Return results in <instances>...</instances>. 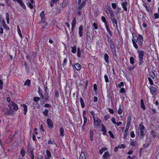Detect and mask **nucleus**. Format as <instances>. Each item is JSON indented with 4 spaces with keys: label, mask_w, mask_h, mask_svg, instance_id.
Here are the masks:
<instances>
[{
    "label": "nucleus",
    "mask_w": 159,
    "mask_h": 159,
    "mask_svg": "<svg viewBox=\"0 0 159 159\" xmlns=\"http://www.w3.org/2000/svg\"><path fill=\"white\" fill-rule=\"evenodd\" d=\"M133 39H132L133 44L134 47L136 49L138 48V44L139 46L142 47L143 43V39L142 36L140 34H138L137 36L135 34L132 33Z\"/></svg>",
    "instance_id": "obj_1"
},
{
    "label": "nucleus",
    "mask_w": 159,
    "mask_h": 159,
    "mask_svg": "<svg viewBox=\"0 0 159 159\" xmlns=\"http://www.w3.org/2000/svg\"><path fill=\"white\" fill-rule=\"evenodd\" d=\"M138 53L139 58V65H141L143 62V58L144 56V52L142 50H137Z\"/></svg>",
    "instance_id": "obj_2"
},
{
    "label": "nucleus",
    "mask_w": 159,
    "mask_h": 159,
    "mask_svg": "<svg viewBox=\"0 0 159 159\" xmlns=\"http://www.w3.org/2000/svg\"><path fill=\"white\" fill-rule=\"evenodd\" d=\"M139 128V136L140 139H143L145 135V127L143 125L140 124Z\"/></svg>",
    "instance_id": "obj_3"
},
{
    "label": "nucleus",
    "mask_w": 159,
    "mask_h": 159,
    "mask_svg": "<svg viewBox=\"0 0 159 159\" xmlns=\"http://www.w3.org/2000/svg\"><path fill=\"white\" fill-rule=\"evenodd\" d=\"M111 50L113 54L115 56H116V49L115 44L116 42L114 41H112L109 43Z\"/></svg>",
    "instance_id": "obj_4"
},
{
    "label": "nucleus",
    "mask_w": 159,
    "mask_h": 159,
    "mask_svg": "<svg viewBox=\"0 0 159 159\" xmlns=\"http://www.w3.org/2000/svg\"><path fill=\"white\" fill-rule=\"evenodd\" d=\"M2 111L4 112V114L6 115H12L13 111L11 109H9L7 107H4L2 110Z\"/></svg>",
    "instance_id": "obj_5"
},
{
    "label": "nucleus",
    "mask_w": 159,
    "mask_h": 159,
    "mask_svg": "<svg viewBox=\"0 0 159 159\" xmlns=\"http://www.w3.org/2000/svg\"><path fill=\"white\" fill-rule=\"evenodd\" d=\"M93 126L94 128H97L101 125V120L98 117L93 119Z\"/></svg>",
    "instance_id": "obj_6"
},
{
    "label": "nucleus",
    "mask_w": 159,
    "mask_h": 159,
    "mask_svg": "<svg viewBox=\"0 0 159 159\" xmlns=\"http://www.w3.org/2000/svg\"><path fill=\"white\" fill-rule=\"evenodd\" d=\"M104 10L108 16V14H110V17H112L115 15L113 11L110 9V7L109 6L105 8Z\"/></svg>",
    "instance_id": "obj_7"
},
{
    "label": "nucleus",
    "mask_w": 159,
    "mask_h": 159,
    "mask_svg": "<svg viewBox=\"0 0 159 159\" xmlns=\"http://www.w3.org/2000/svg\"><path fill=\"white\" fill-rule=\"evenodd\" d=\"M45 11H42L40 14V16L41 19V20L39 22V24H42L43 23H45L46 22V18L45 15Z\"/></svg>",
    "instance_id": "obj_8"
},
{
    "label": "nucleus",
    "mask_w": 159,
    "mask_h": 159,
    "mask_svg": "<svg viewBox=\"0 0 159 159\" xmlns=\"http://www.w3.org/2000/svg\"><path fill=\"white\" fill-rule=\"evenodd\" d=\"M109 18L112 21L113 26H115L116 28L118 27L117 21L116 19L115 18V15L112 17H110Z\"/></svg>",
    "instance_id": "obj_9"
},
{
    "label": "nucleus",
    "mask_w": 159,
    "mask_h": 159,
    "mask_svg": "<svg viewBox=\"0 0 159 159\" xmlns=\"http://www.w3.org/2000/svg\"><path fill=\"white\" fill-rule=\"evenodd\" d=\"M150 93L152 95H155L157 93V90L155 87L150 86L149 87Z\"/></svg>",
    "instance_id": "obj_10"
},
{
    "label": "nucleus",
    "mask_w": 159,
    "mask_h": 159,
    "mask_svg": "<svg viewBox=\"0 0 159 159\" xmlns=\"http://www.w3.org/2000/svg\"><path fill=\"white\" fill-rule=\"evenodd\" d=\"M48 126V128L52 129L53 127V123L52 120L50 118H48L47 120Z\"/></svg>",
    "instance_id": "obj_11"
},
{
    "label": "nucleus",
    "mask_w": 159,
    "mask_h": 159,
    "mask_svg": "<svg viewBox=\"0 0 159 159\" xmlns=\"http://www.w3.org/2000/svg\"><path fill=\"white\" fill-rule=\"evenodd\" d=\"M138 22L140 26L141 27L142 22L143 23V26L144 28L147 27V24L146 23L145 20H144L143 18L141 19L140 18H138Z\"/></svg>",
    "instance_id": "obj_12"
},
{
    "label": "nucleus",
    "mask_w": 159,
    "mask_h": 159,
    "mask_svg": "<svg viewBox=\"0 0 159 159\" xmlns=\"http://www.w3.org/2000/svg\"><path fill=\"white\" fill-rule=\"evenodd\" d=\"M128 3L127 1L125 0V2L121 3V5L123 10L125 11H127V6Z\"/></svg>",
    "instance_id": "obj_13"
},
{
    "label": "nucleus",
    "mask_w": 159,
    "mask_h": 159,
    "mask_svg": "<svg viewBox=\"0 0 159 159\" xmlns=\"http://www.w3.org/2000/svg\"><path fill=\"white\" fill-rule=\"evenodd\" d=\"M38 93L41 98L43 99L44 96L42 93V90L39 87H38Z\"/></svg>",
    "instance_id": "obj_14"
},
{
    "label": "nucleus",
    "mask_w": 159,
    "mask_h": 159,
    "mask_svg": "<svg viewBox=\"0 0 159 159\" xmlns=\"http://www.w3.org/2000/svg\"><path fill=\"white\" fill-rule=\"evenodd\" d=\"M86 111L84 110L83 112V116L84 120V123L86 124L87 122V118L86 116Z\"/></svg>",
    "instance_id": "obj_15"
},
{
    "label": "nucleus",
    "mask_w": 159,
    "mask_h": 159,
    "mask_svg": "<svg viewBox=\"0 0 159 159\" xmlns=\"http://www.w3.org/2000/svg\"><path fill=\"white\" fill-rule=\"evenodd\" d=\"M11 104L13 107V108L15 111H17L19 109L18 107L17 104L14 102L11 101Z\"/></svg>",
    "instance_id": "obj_16"
},
{
    "label": "nucleus",
    "mask_w": 159,
    "mask_h": 159,
    "mask_svg": "<svg viewBox=\"0 0 159 159\" xmlns=\"http://www.w3.org/2000/svg\"><path fill=\"white\" fill-rule=\"evenodd\" d=\"M79 34L80 37H81L83 35V26L82 25H80L79 27Z\"/></svg>",
    "instance_id": "obj_17"
},
{
    "label": "nucleus",
    "mask_w": 159,
    "mask_h": 159,
    "mask_svg": "<svg viewBox=\"0 0 159 159\" xmlns=\"http://www.w3.org/2000/svg\"><path fill=\"white\" fill-rule=\"evenodd\" d=\"M86 2L85 1H83L81 3V2L80 3H78L79 6L78 7V9L80 10H81L84 6Z\"/></svg>",
    "instance_id": "obj_18"
},
{
    "label": "nucleus",
    "mask_w": 159,
    "mask_h": 159,
    "mask_svg": "<svg viewBox=\"0 0 159 159\" xmlns=\"http://www.w3.org/2000/svg\"><path fill=\"white\" fill-rule=\"evenodd\" d=\"M33 149L31 148L30 147V144L28 145L27 151L29 154L34 153L33 152Z\"/></svg>",
    "instance_id": "obj_19"
},
{
    "label": "nucleus",
    "mask_w": 159,
    "mask_h": 159,
    "mask_svg": "<svg viewBox=\"0 0 159 159\" xmlns=\"http://www.w3.org/2000/svg\"><path fill=\"white\" fill-rule=\"evenodd\" d=\"M74 67L75 69L79 71L80 70L81 68V66L78 63L75 64L74 65Z\"/></svg>",
    "instance_id": "obj_20"
},
{
    "label": "nucleus",
    "mask_w": 159,
    "mask_h": 159,
    "mask_svg": "<svg viewBox=\"0 0 159 159\" xmlns=\"http://www.w3.org/2000/svg\"><path fill=\"white\" fill-rule=\"evenodd\" d=\"M13 1H16L22 6L24 9L25 8V6L22 0H12Z\"/></svg>",
    "instance_id": "obj_21"
},
{
    "label": "nucleus",
    "mask_w": 159,
    "mask_h": 159,
    "mask_svg": "<svg viewBox=\"0 0 159 159\" xmlns=\"http://www.w3.org/2000/svg\"><path fill=\"white\" fill-rule=\"evenodd\" d=\"M102 129H101V131L103 132V134L104 135H106L107 133L106 129L105 126L102 124Z\"/></svg>",
    "instance_id": "obj_22"
},
{
    "label": "nucleus",
    "mask_w": 159,
    "mask_h": 159,
    "mask_svg": "<svg viewBox=\"0 0 159 159\" xmlns=\"http://www.w3.org/2000/svg\"><path fill=\"white\" fill-rule=\"evenodd\" d=\"M90 139L91 141H93V140L94 133L92 129H90Z\"/></svg>",
    "instance_id": "obj_23"
},
{
    "label": "nucleus",
    "mask_w": 159,
    "mask_h": 159,
    "mask_svg": "<svg viewBox=\"0 0 159 159\" xmlns=\"http://www.w3.org/2000/svg\"><path fill=\"white\" fill-rule=\"evenodd\" d=\"M1 21L2 22L3 26L4 28L7 30H9V28L7 26L6 24L5 21L3 20H1L0 19V22Z\"/></svg>",
    "instance_id": "obj_24"
},
{
    "label": "nucleus",
    "mask_w": 159,
    "mask_h": 159,
    "mask_svg": "<svg viewBox=\"0 0 159 159\" xmlns=\"http://www.w3.org/2000/svg\"><path fill=\"white\" fill-rule=\"evenodd\" d=\"M49 110L47 109H45L43 111V115L45 116H48V115Z\"/></svg>",
    "instance_id": "obj_25"
},
{
    "label": "nucleus",
    "mask_w": 159,
    "mask_h": 159,
    "mask_svg": "<svg viewBox=\"0 0 159 159\" xmlns=\"http://www.w3.org/2000/svg\"><path fill=\"white\" fill-rule=\"evenodd\" d=\"M59 132L60 134V136L63 137L64 135V129L62 127L60 128L59 129Z\"/></svg>",
    "instance_id": "obj_26"
},
{
    "label": "nucleus",
    "mask_w": 159,
    "mask_h": 159,
    "mask_svg": "<svg viewBox=\"0 0 159 159\" xmlns=\"http://www.w3.org/2000/svg\"><path fill=\"white\" fill-rule=\"evenodd\" d=\"M30 80L29 79L27 80L25 82L24 85H27L28 87H30Z\"/></svg>",
    "instance_id": "obj_27"
},
{
    "label": "nucleus",
    "mask_w": 159,
    "mask_h": 159,
    "mask_svg": "<svg viewBox=\"0 0 159 159\" xmlns=\"http://www.w3.org/2000/svg\"><path fill=\"white\" fill-rule=\"evenodd\" d=\"M80 102L82 107V108H84L85 107V104L84 102V100L82 98H80Z\"/></svg>",
    "instance_id": "obj_28"
},
{
    "label": "nucleus",
    "mask_w": 159,
    "mask_h": 159,
    "mask_svg": "<svg viewBox=\"0 0 159 159\" xmlns=\"http://www.w3.org/2000/svg\"><path fill=\"white\" fill-rule=\"evenodd\" d=\"M157 132H155L154 130L151 131V134L154 138H155L157 136Z\"/></svg>",
    "instance_id": "obj_29"
},
{
    "label": "nucleus",
    "mask_w": 159,
    "mask_h": 159,
    "mask_svg": "<svg viewBox=\"0 0 159 159\" xmlns=\"http://www.w3.org/2000/svg\"><path fill=\"white\" fill-rule=\"evenodd\" d=\"M79 159H86L85 154L84 152H81L79 157Z\"/></svg>",
    "instance_id": "obj_30"
},
{
    "label": "nucleus",
    "mask_w": 159,
    "mask_h": 159,
    "mask_svg": "<svg viewBox=\"0 0 159 159\" xmlns=\"http://www.w3.org/2000/svg\"><path fill=\"white\" fill-rule=\"evenodd\" d=\"M22 106L24 107V114L25 115L26 114L27 111V106L25 104H23Z\"/></svg>",
    "instance_id": "obj_31"
},
{
    "label": "nucleus",
    "mask_w": 159,
    "mask_h": 159,
    "mask_svg": "<svg viewBox=\"0 0 159 159\" xmlns=\"http://www.w3.org/2000/svg\"><path fill=\"white\" fill-rule=\"evenodd\" d=\"M17 29L18 33V34H19V36L21 38H22V35L21 34V31L18 25H17Z\"/></svg>",
    "instance_id": "obj_32"
},
{
    "label": "nucleus",
    "mask_w": 159,
    "mask_h": 159,
    "mask_svg": "<svg viewBox=\"0 0 159 159\" xmlns=\"http://www.w3.org/2000/svg\"><path fill=\"white\" fill-rule=\"evenodd\" d=\"M81 50L80 48H78L77 53V56L78 57H80L81 55Z\"/></svg>",
    "instance_id": "obj_33"
},
{
    "label": "nucleus",
    "mask_w": 159,
    "mask_h": 159,
    "mask_svg": "<svg viewBox=\"0 0 159 159\" xmlns=\"http://www.w3.org/2000/svg\"><path fill=\"white\" fill-rule=\"evenodd\" d=\"M101 20L102 22L104 23L105 25L108 24L107 22L106 21V20L105 17L104 16H102Z\"/></svg>",
    "instance_id": "obj_34"
},
{
    "label": "nucleus",
    "mask_w": 159,
    "mask_h": 159,
    "mask_svg": "<svg viewBox=\"0 0 159 159\" xmlns=\"http://www.w3.org/2000/svg\"><path fill=\"white\" fill-rule=\"evenodd\" d=\"M109 56L107 54H105L104 55V60L106 63L109 62L108 61Z\"/></svg>",
    "instance_id": "obj_35"
},
{
    "label": "nucleus",
    "mask_w": 159,
    "mask_h": 159,
    "mask_svg": "<svg viewBox=\"0 0 159 159\" xmlns=\"http://www.w3.org/2000/svg\"><path fill=\"white\" fill-rule=\"evenodd\" d=\"M140 102H141V108L145 110V107L144 105L143 100V99H141Z\"/></svg>",
    "instance_id": "obj_36"
},
{
    "label": "nucleus",
    "mask_w": 159,
    "mask_h": 159,
    "mask_svg": "<svg viewBox=\"0 0 159 159\" xmlns=\"http://www.w3.org/2000/svg\"><path fill=\"white\" fill-rule=\"evenodd\" d=\"M20 153L22 157H24L25 155V152L23 148H22L20 151Z\"/></svg>",
    "instance_id": "obj_37"
},
{
    "label": "nucleus",
    "mask_w": 159,
    "mask_h": 159,
    "mask_svg": "<svg viewBox=\"0 0 159 159\" xmlns=\"http://www.w3.org/2000/svg\"><path fill=\"white\" fill-rule=\"evenodd\" d=\"M47 155L45 156H47V157H51V154L49 150H47L46 152Z\"/></svg>",
    "instance_id": "obj_38"
},
{
    "label": "nucleus",
    "mask_w": 159,
    "mask_h": 159,
    "mask_svg": "<svg viewBox=\"0 0 159 159\" xmlns=\"http://www.w3.org/2000/svg\"><path fill=\"white\" fill-rule=\"evenodd\" d=\"M130 144L131 146H134L136 145L137 142L136 141L131 140L130 142Z\"/></svg>",
    "instance_id": "obj_39"
},
{
    "label": "nucleus",
    "mask_w": 159,
    "mask_h": 159,
    "mask_svg": "<svg viewBox=\"0 0 159 159\" xmlns=\"http://www.w3.org/2000/svg\"><path fill=\"white\" fill-rule=\"evenodd\" d=\"M143 6L146 8L148 11L149 12L150 11V9L149 7H148L146 3L143 2Z\"/></svg>",
    "instance_id": "obj_40"
},
{
    "label": "nucleus",
    "mask_w": 159,
    "mask_h": 159,
    "mask_svg": "<svg viewBox=\"0 0 159 159\" xmlns=\"http://www.w3.org/2000/svg\"><path fill=\"white\" fill-rule=\"evenodd\" d=\"M40 100V98L39 97H34L33 98V100L35 102H37Z\"/></svg>",
    "instance_id": "obj_41"
},
{
    "label": "nucleus",
    "mask_w": 159,
    "mask_h": 159,
    "mask_svg": "<svg viewBox=\"0 0 159 159\" xmlns=\"http://www.w3.org/2000/svg\"><path fill=\"white\" fill-rule=\"evenodd\" d=\"M34 4L31 3V2H29L27 3V5L28 7H29L30 8L32 9L33 7V5H34Z\"/></svg>",
    "instance_id": "obj_42"
},
{
    "label": "nucleus",
    "mask_w": 159,
    "mask_h": 159,
    "mask_svg": "<svg viewBox=\"0 0 159 159\" xmlns=\"http://www.w3.org/2000/svg\"><path fill=\"white\" fill-rule=\"evenodd\" d=\"M76 46H74L72 47L71 52L73 53H76Z\"/></svg>",
    "instance_id": "obj_43"
},
{
    "label": "nucleus",
    "mask_w": 159,
    "mask_h": 159,
    "mask_svg": "<svg viewBox=\"0 0 159 159\" xmlns=\"http://www.w3.org/2000/svg\"><path fill=\"white\" fill-rule=\"evenodd\" d=\"M107 148L106 147H104V148H102V149H101L99 150L100 153L101 154H102V153L104 151L106 150H107Z\"/></svg>",
    "instance_id": "obj_44"
},
{
    "label": "nucleus",
    "mask_w": 159,
    "mask_h": 159,
    "mask_svg": "<svg viewBox=\"0 0 159 159\" xmlns=\"http://www.w3.org/2000/svg\"><path fill=\"white\" fill-rule=\"evenodd\" d=\"M126 93V91L123 88H121L120 90L119 93H120L124 94Z\"/></svg>",
    "instance_id": "obj_45"
},
{
    "label": "nucleus",
    "mask_w": 159,
    "mask_h": 159,
    "mask_svg": "<svg viewBox=\"0 0 159 159\" xmlns=\"http://www.w3.org/2000/svg\"><path fill=\"white\" fill-rule=\"evenodd\" d=\"M108 157V152H106L103 156V158L104 159H107Z\"/></svg>",
    "instance_id": "obj_46"
},
{
    "label": "nucleus",
    "mask_w": 159,
    "mask_h": 159,
    "mask_svg": "<svg viewBox=\"0 0 159 159\" xmlns=\"http://www.w3.org/2000/svg\"><path fill=\"white\" fill-rule=\"evenodd\" d=\"M10 0H6V2L7 5L9 7H11V5L10 3Z\"/></svg>",
    "instance_id": "obj_47"
},
{
    "label": "nucleus",
    "mask_w": 159,
    "mask_h": 159,
    "mask_svg": "<svg viewBox=\"0 0 159 159\" xmlns=\"http://www.w3.org/2000/svg\"><path fill=\"white\" fill-rule=\"evenodd\" d=\"M55 97L58 98L59 97V93L57 90L55 89Z\"/></svg>",
    "instance_id": "obj_48"
},
{
    "label": "nucleus",
    "mask_w": 159,
    "mask_h": 159,
    "mask_svg": "<svg viewBox=\"0 0 159 159\" xmlns=\"http://www.w3.org/2000/svg\"><path fill=\"white\" fill-rule=\"evenodd\" d=\"M150 76L152 77V79H154L155 77V73L153 72H150Z\"/></svg>",
    "instance_id": "obj_49"
},
{
    "label": "nucleus",
    "mask_w": 159,
    "mask_h": 159,
    "mask_svg": "<svg viewBox=\"0 0 159 159\" xmlns=\"http://www.w3.org/2000/svg\"><path fill=\"white\" fill-rule=\"evenodd\" d=\"M130 62L131 64L133 65L134 63V59L133 57H131L130 58Z\"/></svg>",
    "instance_id": "obj_50"
},
{
    "label": "nucleus",
    "mask_w": 159,
    "mask_h": 159,
    "mask_svg": "<svg viewBox=\"0 0 159 159\" xmlns=\"http://www.w3.org/2000/svg\"><path fill=\"white\" fill-rule=\"evenodd\" d=\"M76 24V19L75 18H74L72 22V26H75Z\"/></svg>",
    "instance_id": "obj_51"
},
{
    "label": "nucleus",
    "mask_w": 159,
    "mask_h": 159,
    "mask_svg": "<svg viewBox=\"0 0 159 159\" xmlns=\"http://www.w3.org/2000/svg\"><path fill=\"white\" fill-rule=\"evenodd\" d=\"M128 133V131H127L126 130H125L124 134V137H123L124 139H125L126 138Z\"/></svg>",
    "instance_id": "obj_52"
},
{
    "label": "nucleus",
    "mask_w": 159,
    "mask_h": 159,
    "mask_svg": "<svg viewBox=\"0 0 159 159\" xmlns=\"http://www.w3.org/2000/svg\"><path fill=\"white\" fill-rule=\"evenodd\" d=\"M45 97H44V99L45 101H47L49 99V96H48V94H44Z\"/></svg>",
    "instance_id": "obj_53"
},
{
    "label": "nucleus",
    "mask_w": 159,
    "mask_h": 159,
    "mask_svg": "<svg viewBox=\"0 0 159 159\" xmlns=\"http://www.w3.org/2000/svg\"><path fill=\"white\" fill-rule=\"evenodd\" d=\"M131 117L130 116H129L127 118V123H131Z\"/></svg>",
    "instance_id": "obj_54"
},
{
    "label": "nucleus",
    "mask_w": 159,
    "mask_h": 159,
    "mask_svg": "<svg viewBox=\"0 0 159 159\" xmlns=\"http://www.w3.org/2000/svg\"><path fill=\"white\" fill-rule=\"evenodd\" d=\"M93 28H94V29L95 30H97L98 29V27L97 24L95 23H94L93 24Z\"/></svg>",
    "instance_id": "obj_55"
},
{
    "label": "nucleus",
    "mask_w": 159,
    "mask_h": 159,
    "mask_svg": "<svg viewBox=\"0 0 159 159\" xmlns=\"http://www.w3.org/2000/svg\"><path fill=\"white\" fill-rule=\"evenodd\" d=\"M30 156L31 157L30 159H35L36 158L35 156L34 155V153L29 154Z\"/></svg>",
    "instance_id": "obj_56"
},
{
    "label": "nucleus",
    "mask_w": 159,
    "mask_h": 159,
    "mask_svg": "<svg viewBox=\"0 0 159 159\" xmlns=\"http://www.w3.org/2000/svg\"><path fill=\"white\" fill-rule=\"evenodd\" d=\"M90 113L93 119L96 118L95 116V113L93 111H90Z\"/></svg>",
    "instance_id": "obj_57"
},
{
    "label": "nucleus",
    "mask_w": 159,
    "mask_h": 159,
    "mask_svg": "<svg viewBox=\"0 0 159 159\" xmlns=\"http://www.w3.org/2000/svg\"><path fill=\"white\" fill-rule=\"evenodd\" d=\"M108 133L109 134L110 137L111 138H114V136L113 134L111 131H109Z\"/></svg>",
    "instance_id": "obj_58"
},
{
    "label": "nucleus",
    "mask_w": 159,
    "mask_h": 159,
    "mask_svg": "<svg viewBox=\"0 0 159 159\" xmlns=\"http://www.w3.org/2000/svg\"><path fill=\"white\" fill-rule=\"evenodd\" d=\"M6 20L7 23H9V15L8 13L7 12L6 13Z\"/></svg>",
    "instance_id": "obj_59"
},
{
    "label": "nucleus",
    "mask_w": 159,
    "mask_h": 159,
    "mask_svg": "<svg viewBox=\"0 0 159 159\" xmlns=\"http://www.w3.org/2000/svg\"><path fill=\"white\" fill-rule=\"evenodd\" d=\"M107 40H108L109 43L110 42H111L112 41H113L112 40V39H111V37H110V36H109L108 35H107Z\"/></svg>",
    "instance_id": "obj_60"
},
{
    "label": "nucleus",
    "mask_w": 159,
    "mask_h": 159,
    "mask_svg": "<svg viewBox=\"0 0 159 159\" xmlns=\"http://www.w3.org/2000/svg\"><path fill=\"white\" fill-rule=\"evenodd\" d=\"M105 81L106 83H107L109 82V80L108 79V77L107 75H105L104 76Z\"/></svg>",
    "instance_id": "obj_61"
},
{
    "label": "nucleus",
    "mask_w": 159,
    "mask_h": 159,
    "mask_svg": "<svg viewBox=\"0 0 159 159\" xmlns=\"http://www.w3.org/2000/svg\"><path fill=\"white\" fill-rule=\"evenodd\" d=\"M148 80L150 84L151 85H153V82L152 80L150 78H148Z\"/></svg>",
    "instance_id": "obj_62"
},
{
    "label": "nucleus",
    "mask_w": 159,
    "mask_h": 159,
    "mask_svg": "<svg viewBox=\"0 0 159 159\" xmlns=\"http://www.w3.org/2000/svg\"><path fill=\"white\" fill-rule=\"evenodd\" d=\"M110 117V116L108 115H106L104 117V118L106 120H107V119H109Z\"/></svg>",
    "instance_id": "obj_63"
},
{
    "label": "nucleus",
    "mask_w": 159,
    "mask_h": 159,
    "mask_svg": "<svg viewBox=\"0 0 159 159\" xmlns=\"http://www.w3.org/2000/svg\"><path fill=\"white\" fill-rule=\"evenodd\" d=\"M154 15L155 19H158L159 18V14L157 13H154Z\"/></svg>",
    "instance_id": "obj_64"
}]
</instances>
